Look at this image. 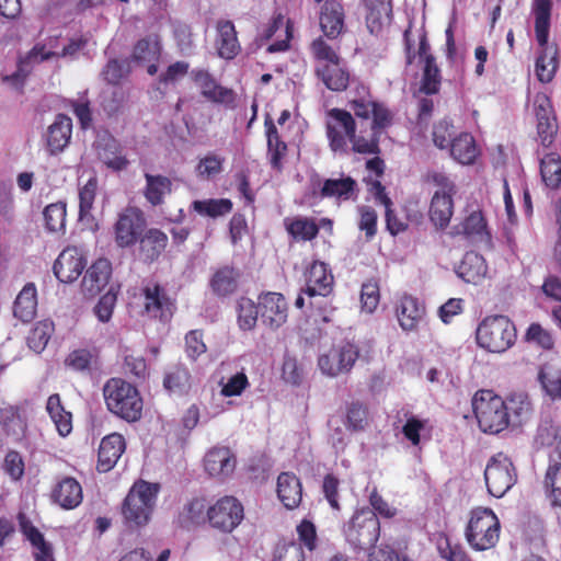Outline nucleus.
Here are the masks:
<instances>
[{"label":"nucleus","instance_id":"obj_7","mask_svg":"<svg viewBox=\"0 0 561 561\" xmlns=\"http://www.w3.org/2000/svg\"><path fill=\"white\" fill-rule=\"evenodd\" d=\"M500 520L490 508L478 507L471 512L465 536L469 546L476 551L489 550L499 541Z\"/></svg>","mask_w":561,"mask_h":561},{"label":"nucleus","instance_id":"obj_10","mask_svg":"<svg viewBox=\"0 0 561 561\" xmlns=\"http://www.w3.org/2000/svg\"><path fill=\"white\" fill-rule=\"evenodd\" d=\"M358 357V348L348 342L334 345L319 356L318 366L322 374L335 377L348 373Z\"/></svg>","mask_w":561,"mask_h":561},{"label":"nucleus","instance_id":"obj_14","mask_svg":"<svg viewBox=\"0 0 561 561\" xmlns=\"http://www.w3.org/2000/svg\"><path fill=\"white\" fill-rule=\"evenodd\" d=\"M333 276L328 268V265L323 262L314 261L306 273V287L304 294L310 299L312 306V299L316 297H327L332 291Z\"/></svg>","mask_w":561,"mask_h":561},{"label":"nucleus","instance_id":"obj_52","mask_svg":"<svg viewBox=\"0 0 561 561\" xmlns=\"http://www.w3.org/2000/svg\"><path fill=\"white\" fill-rule=\"evenodd\" d=\"M237 276V272L231 267L225 266L218 270L210 280L211 289L218 296L232 294L238 286Z\"/></svg>","mask_w":561,"mask_h":561},{"label":"nucleus","instance_id":"obj_59","mask_svg":"<svg viewBox=\"0 0 561 561\" xmlns=\"http://www.w3.org/2000/svg\"><path fill=\"white\" fill-rule=\"evenodd\" d=\"M538 378L550 398L561 399V371L545 366L540 369Z\"/></svg>","mask_w":561,"mask_h":561},{"label":"nucleus","instance_id":"obj_56","mask_svg":"<svg viewBox=\"0 0 561 561\" xmlns=\"http://www.w3.org/2000/svg\"><path fill=\"white\" fill-rule=\"evenodd\" d=\"M286 229L295 239L311 240L318 234V226L308 218L298 217L285 220Z\"/></svg>","mask_w":561,"mask_h":561},{"label":"nucleus","instance_id":"obj_49","mask_svg":"<svg viewBox=\"0 0 561 561\" xmlns=\"http://www.w3.org/2000/svg\"><path fill=\"white\" fill-rule=\"evenodd\" d=\"M160 53L161 45L158 36L149 35L136 43L133 51V59L140 64L157 61Z\"/></svg>","mask_w":561,"mask_h":561},{"label":"nucleus","instance_id":"obj_18","mask_svg":"<svg viewBox=\"0 0 561 561\" xmlns=\"http://www.w3.org/2000/svg\"><path fill=\"white\" fill-rule=\"evenodd\" d=\"M191 75L196 85L201 89V93L204 98L216 103H233V91L219 85L208 71L194 69Z\"/></svg>","mask_w":561,"mask_h":561},{"label":"nucleus","instance_id":"obj_9","mask_svg":"<svg viewBox=\"0 0 561 561\" xmlns=\"http://www.w3.org/2000/svg\"><path fill=\"white\" fill-rule=\"evenodd\" d=\"M356 129V123L350 112L340 108L328 112L327 137L332 151L347 153L348 142Z\"/></svg>","mask_w":561,"mask_h":561},{"label":"nucleus","instance_id":"obj_29","mask_svg":"<svg viewBox=\"0 0 561 561\" xmlns=\"http://www.w3.org/2000/svg\"><path fill=\"white\" fill-rule=\"evenodd\" d=\"M366 8V24L371 34H378L390 23L392 16L391 0H363Z\"/></svg>","mask_w":561,"mask_h":561},{"label":"nucleus","instance_id":"obj_12","mask_svg":"<svg viewBox=\"0 0 561 561\" xmlns=\"http://www.w3.org/2000/svg\"><path fill=\"white\" fill-rule=\"evenodd\" d=\"M261 321L272 330L280 328L288 317V306L279 293H265L259 297Z\"/></svg>","mask_w":561,"mask_h":561},{"label":"nucleus","instance_id":"obj_5","mask_svg":"<svg viewBox=\"0 0 561 561\" xmlns=\"http://www.w3.org/2000/svg\"><path fill=\"white\" fill-rule=\"evenodd\" d=\"M345 541L355 551H366L380 537V522L373 511L363 507L353 514L342 528Z\"/></svg>","mask_w":561,"mask_h":561},{"label":"nucleus","instance_id":"obj_37","mask_svg":"<svg viewBox=\"0 0 561 561\" xmlns=\"http://www.w3.org/2000/svg\"><path fill=\"white\" fill-rule=\"evenodd\" d=\"M168 244V236L159 229L152 228L140 238V254L145 261L157 260Z\"/></svg>","mask_w":561,"mask_h":561},{"label":"nucleus","instance_id":"obj_30","mask_svg":"<svg viewBox=\"0 0 561 561\" xmlns=\"http://www.w3.org/2000/svg\"><path fill=\"white\" fill-rule=\"evenodd\" d=\"M488 266L482 255L477 252H467L456 270L457 275L466 283L479 284L486 276Z\"/></svg>","mask_w":561,"mask_h":561},{"label":"nucleus","instance_id":"obj_20","mask_svg":"<svg viewBox=\"0 0 561 561\" xmlns=\"http://www.w3.org/2000/svg\"><path fill=\"white\" fill-rule=\"evenodd\" d=\"M95 148L99 159L110 169L121 171L126 169L128 160L122 153L119 142L110 134L103 133L98 136Z\"/></svg>","mask_w":561,"mask_h":561},{"label":"nucleus","instance_id":"obj_31","mask_svg":"<svg viewBox=\"0 0 561 561\" xmlns=\"http://www.w3.org/2000/svg\"><path fill=\"white\" fill-rule=\"evenodd\" d=\"M37 310V290L34 283L21 289L13 304V316L24 323L32 321Z\"/></svg>","mask_w":561,"mask_h":561},{"label":"nucleus","instance_id":"obj_43","mask_svg":"<svg viewBox=\"0 0 561 561\" xmlns=\"http://www.w3.org/2000/svg\"><path fill=\"white\" fill-rule=\"evenodd\" d=\"M284 28L285 32V38L275 41L273 44H271L267 47L268 53H278V51H285L289 47V39L291 37L290 27L288 25V22L285 23L284 16L282 14H277L273 21L260 33V38L264 41H268L274 36V34L279 31L280 28Z\"/></svg>","mask_w":561,"mask_h":561},{"label":"nucleus","instance_id":"obj_16","mask_svg":"<svg viewBox=\"0 0 561 561\" xmlns=\"http://www.w3.org/2000/svg\"><path fill=\"white\" fill-rule=\"evenodd\" d=\"M85 262L77 248L65 249L54 264V274L62 283L75 282L82 273Z\"/></svg>","mask_w":561,"mask_h":561},{"label":"nucleus","instance_id":"obj_24","mask_svg":"<svg viewBox=\"0 0 561 561\" xmlns=\"http://www.w3.org/2000/svg\"><path fill=\"white\" fill-rule=\"evenodd\" d=\"M277 497L287 510L297 508L302 500V485L291 472H282L277 478Z\"/></svg>","mask_w":561,"mask_h":561},{"label":"nucleus","instance_id":"obj_21","mask_svg":"<svg viewBox=\"0 0 561 561\" xmlns=\"http://www.w3.org/2000/svg\"><path fill=\"white\" fill-rule=\"evenodd\" d=\"M350 104L357 117L368 121L371 116L370 126L375 129H382L390 123L389 111L373 99L352 98Z\"/></svg>","mask_w":561,"mask_h":561},{"label":"nucleus","instance_id":"obj_8","mask_svg":"<svg viewBox=\"0 0 561 561\" xmlns=\"http://www.w3.org/2000/svg\"><path fill=\"white\" fill-rule=\"evenodd\" d=\"M516 477L513 462L502 453L493 456L484 470L488 491L495 497L505 495L516 483Z\"/></svg>","mask_w":561,"mask_h":561},{"label":"nucleus","instance_id":"obj_50","mask_svg":"<svg viewBox=\"0 0 561 561\" xmlns=\"http://www.w3.org/2000/svg\"><path fill=\"white\" fill-rule=\"evenodd\" d=\"M506 409L508 410L510 424L513 426L520 425L531 415V403L524 393L512 396L506 402Z\"/></svg>","mask_w":561,"mask_h":561},{"label":"nucleus","instance_id":"obj_26","mask_svg":"<svg viewBox=\"0 0 561 561\" xmlns=\"http://www.w3.org/2000/svg\"><path fill=\"white\" fill-rule=\"evenodd\" d=\"M54 56L59 55L50 49H46L45 45L37 44L27 53L25 57L20 59L18 70L13 75L7 76L4 79L18 89L23 84L25 77L34 65L47 60Z\"/></svg>","mask_w":561,"mask_h":561},{"label":"nucleus","instance_id":"obj_38","mask_svg":"<svg viewBox=\"0 0 561 561\" xmlns=\"http://www.w3.org/2000/svg\"><path fill=\"white\" fill-rule=\"evenodd\" d=\"M447 149H449L450 156L461 164H471L478 157L474 138L469 133H461L455 137Z\"/></svg>","mask_w":561,"mask_h":561},{"label":"nucleus","instance_id":"obj_3","mask_svg":"<svg viewBox=\"0 0 561 561\" xmlns=\"http://www.w3.org/2000/svg\"><path fill=\"white\" fill-rule=\"evenodd\" d=\"M103 397L107 410L114 415L135 422L142 412V399L135 386L122 378H111L103 386Z\"/></svg>","mask_w":561,"mask_h":561},{"label":"nucleus","instance_id":"obj_27","mask_svg":"<svg viewBox=\"0 0 561 561\" xmlns=\"http://www.w3.org/2000/svg\"><path fill=\"white\" fill-rule=\"evenodd\" d=\"M369 194L374 197L376 203L385 206L386 208V227L392 236L403 232L408 228V224L400 219L394 210L391 208L392 201L386 194L385 186L379 181H373L368 188Z\"/></svg>","mask_w":561,"mask_h":561},{"label":"nucleus","instance_id":"obj_1","mask_svg":"<svg viewBox=\"0 0 561 561\" xmlns=\"http://www.w3.org/2000/svg\"><path fill=\"white\" fill-rule=\"evenodd\" d=\"M551 8V0H535V34L539 45L535 72L538 80L542 83L550 82L558 68V48L554 44H549L548 42Z\"/></svg>","mask_w":561,"mask_h":561},{"label":"nucleus","instance_id":"obj_2","mask_svg":"<svg viewBox=\"0 0 561 561\" xmlns=\"http://www.w3.org/2000/svg\"><path fill=\"white\" fill-rule=\"evenodd\" d=\"M159 485L146 481L134 483L122 504L124 524L129 529L146 526L156 506Z\"/></svg>","mask_w":561,"mask_h":561},{"label":"nucleus","instance_id":"obj_42","mask_svg":"<svg viewBox=\"0 0 561 561\" xmlns=\"http://www.w3.org/2000/svg\"><path fill=\"white\" fill-rule=\"evenodd\" d=\"M146 188L145 197L152 205L158 206L163 203L164 196L171 193V181L163 175L145 174Z\"/></svg>","mask_w":561,"mask_h":561},{"label":"nucleus","instance_id":"obj_54","mask_svg":"<svg viewBox=\"0 0 561 561\" xmlns=\"http://www.w3.org/2000/svg\"><path fill=\"white\" fill-rule=\"evenodd\" d=\"M310 49L316 60V72L321 70L322 67L327 68L333 62L341 60L336 50L332 46H330L322 37L316 38L311 43Z\"/></svg>","mask_w":561,"mask_h":561},{"label":"nucleus","instance_id":"obj_33","mask_svg":"<svg viewBox=\"0 0 561 561\" xmlns=\"http://www.w3.org/2000/svg\"><path fill=\"white\" fill-rule=\"evenodd\" d=\"M112 267L106 259H100L87 271L82 287L85 293L93 296L101 291L108 283Z\"/></svg>","mask_w":561,"mask_h":561},{"label":"nucleus","instance_id":"obj_13","mask_svg":"<svg viewBox=\"0 0 561 561\" xmlns=\"http://www.w3.org/2000/svg\"><path fill=\"white\" fill-rule=\"evenodd\" d=\"M145 225V219L139 209L126 208L118 217L115 225V239L119 247H128L135 243Z\"/></svg>","mask_w":561,"mask_h":561},{"label":"nucleus","instance_id":"obj_62","mask_svg":"<svg viewBox=\"0 0 561 561\" xmlns=\"http://www.w3.org/2000/svg\"><path fill=\"white\" fill-rule=\"evenodd\" d=\"M98 188L96 178H90L88 182L79 191V213L83 218L90 214L92 209Z\"/></svg>","mask_w":561,"mask_h":561},{"label":"nucleus","instance_id":"obj_41","mask_svg":"<svg viewBox=\"0 0 561 561\" xmlns=\"http://www.w3.org/2000/svg\"><path fill=\"white\" fill-rule=\"evenodd\" d=\"M46 410L61 436H67L72 431V415L61 404L58 393L48 397Z\"/></svg>","mask_w":561,"mask_h":561},{"label":"nucleus","instance_id":"obj_22","mask_svg":"<svg viewBox=\"0 0 561 561\" xmlns=\"http://www.w3.org/2000/svg\"><path fill=\"white\" fill-rule=\"evenodd\" d=\"M344 8L337 0H325L321 7L319 23L323 34L336 38L344 28Z\"/></svg>","mask_w":561,"mask_h":561},{"label":"nucleus","instance_id":"obj_63","mask_svg":"<svg viewBox=\"0 0 561 561\" xmlns=\"http://www.w3.org/2000/svg\"><path fill=\"white\" fill-rule=\"evenodd\" d=\"M221 386L220 394L224 397H237L241 396L242 392L249 387V380L243 371H239L231 376L226 382L224 378L220 380Z\"/></svg>","mask_w":561,"mask_h":561},{"label":"nucleus","instance_id":"obj_17","mask_svg":"<svg viewBox=\"0 0 561 561\" xmlns=\"http://www.w3.org/2000/svg\"><path fill=\"white\" fill-rule=\"evenodd\" d=\"M535 112L537 117L538 135L545 147L551 145L557 133V122L553 115L551 102L546 94H537L535 98Z\"/></svg>","mask_w":561,"mask_h":561},{"label":"nucleus","instance_id":"obj_40","mask_svg":"<svg viewBox=\"0 0 561 561\" xmlns=\"http://www.w3.org/2000/svg\"><path fill=\"white\" fill-rule=\"evenodd\" d=\"M455 233L465 234L471 241H489L485 220L481 211H472L466 219L455 227Z\"/></svg>","mask_w":561,"mask_h":561},{"label":"nucleus","instance_id":"obj_44","mask_svg":"<svg viewBox=\"0 0 561 561\" xmlns=\"http://www.w3.org/2000/svg\"><path fill=\"white\" fill-rule=\"evenodd\" d=\"M265 126L271 165L273 169L280 170L282 159L286 154L287 145L280 140L277 128L271 119L265 121Z\"/></svg>","mask_w":561,"mask_h":561},{"label":"nucleus","instance_id":"obj_48","mask_svg":"<svg viewBox=\"0 0 561 561\" xmlns=\"http://www.w3.org/2000/svg\"><path fill=\"white\" fill-rule=\"evenodd\" d=\"M0 426L15 439L21 438L25 430V423L16 408L4 403L0 404Z\"/></svg>","mask_w":561,"mask_h":561},{"label":"nucleus","instance_id":"obj_35","mask_svg":"<svg viewBox=\"0 0 561 561\" xmlns=\"http://www.w3.org/2000/svg\"><path fill=\"white\" fill-rule=\"evenodd\" d=\"M53 499L64 508H75L82 502V488L76 479L66 477L54 489Z\"/></svg>","mask_w":561,"mask_h":561},{"label":"nucleus","instance_id":"obj_58","mask_svg":"<svg viewBox=\"0 0 561 561\" xmlns=\"http://www.w3.org/2000/svg\"><path fill=\"white\" fill-rule=\"evenodd\" d=\"M370 134L368 136L363 135L360 130L359 135L354 133V137H351L350 142L352 144V150L358 153H378L379 151V134L381 129H375L370 126Z\"/></svg>","mask_w":561,"mask_h":561},{"label":"nucleus","instance_id":"obj_11","mask_svg":"<svg viewBox=\"0 0 561 561\" xmlns=\"http://www.w3.org/2000/svg\"><path fill=\"white\" fill-rule=\"evenodd\" d=\"M207 518L211 527L231 533L243 519V506L233 496H224L207 510Z\"/></svg>","mask_w":561,"mask_h":561},{"label":"nucleus","instance_id":"obj_19","mask_svg":"<svg viewBox=\"0 0 561 561\" xmlns=\"http://www.w3.org/2000/svg\"><path fill=\"white\" fill-rule=\"evenodd\" d=\"M145 310L152 317L161 321H168L174 311V304L168 297L165 290L159 285L147 286L144 289Z\"/></svg>","mask_w":561,"mask_h":561},{"label":"nucleus","instance_id":"obj_36","mask_svg":"<svg viewBox=\"0 0 561 561\" xmlns=\"http://www.w3.org/2000/svg\"><path fill=\"white\" fill-rule=\"evenodd\" d=\"M453 214V196L434 194L428 209V216L432 224L437 229H445L449 225Z\"/></svg>","mask_w":561,"mask_h":561},{"label":"nucleus","instance_id":"obj_6","mask_svg":"<svg viewBox=\"0 0 561 561\" xmlns=\"http://www.w3.org/2000/svg\"><path fill=\"white\" fill-rule=\"evenodd\" d=\"M476 337L482 348L503 353L515 343L516 328L506 316H490L478 325Z\"/></svg>","mask_w":561,"mask_h":561},{"label":"nucleus","instance_id":"obj_23","mask_svg":"<svg viewBox=\"0 0 561 561\" xmlns=\"http://www.w3.org/2000/svg\"><path fill=\"white\" fill-rule=\"evenodd\" d=\"M125 447V439L121 434L113 433L105 436L99 447L98 470L110 471L121 458Z\"/></svg>","mask_w":561,"mask_h":561},{"label":"nucleus","instance_id":"obj_25","mask_svg":"<svg viewBox=\"0 0 561 561\" xmlns=\"http://www.w3.org/2000/svg\"><path fill=\"white\" fill-rule=\"evenodd\" d=\"M204 465L209 476L226 478L233 472L236 459L229 448L216 447L206 454Z\"/></svg>","mask_w":561,"mask_h":561},{"label":"nucleus","instance_id":"obj_32","mask_svg":"<svg viewBox=\"0 0 561 561\" xmlns=\"http://www.w3.org/2000/svg\"><path fill=\"white\" fill-rule=\"evenodd\" d=\"M424 314V307L416 298L411 296L402 297L397 307L398 320L404 331L415 330L423 320Z\"/></svg>","mask_w":561,"mask_h":561},{"label":"nucleus","instance_id":"obj_47","mask_svg":"<svg viewBox=\"0 0 561 561\" xmlns=\"http://www.w3.org/2000/svg\"><path fill=\"white\" fill-rule=\"evenodd\" d=\"M540 174L546 186L559 188L561 186V158L557 153H548L540 160Z\"/></svg>","mask_w":561,"mask_h":561},{"label":"nucleus","instance_id":"obj_46","mask_svg":"<svg viewBox=\"0 0 561 561\" xmlns=\"http://www.w3.org/2000/svg\"><path fill=\"white\" fill-rule=\"evenodd\" d=\"M356 188V182L351 176L341 179H328L321 188L322 197H336L340 199H350Z\"/></svg>","mask_w":561,"mask_h":561},{"label":"nucleus","instance_id":"obj_60","mask_svg":"<svg viewBox=\"0 0 561 561\" xmlns=\"http://www.w3.org/2000/svg\"><path fill=\"white\" fill-rule=\"evenodd\" d=\"M404 417L405 422L402 425L401 433L413 447H417L421 444V432L424 430L426 421L410 412H405Z\"/></svg>","mask_w":561,"mask_h":561},{"label":"nucleus","instance_id":"obj_28","mask_svg":"<svg viewBox=\"0 0 561 561\" xmlns=\"http://www.w3.org/2000/svg\"><path fill=\"white\" fill-rule=\"evenodd\" d=\"M217 38L216 48L218 55L225 59L234 58L241 47L237 38V32L231 21L220 20L216 24Z\"/></svg>","mask_w":561,"mask_h":561},{"label":"nucleus","instance_id":"obj_45","mask_svg":"<svg viewBox=\"0 0 561 561\" xmlns=\"http://www.w3.org/2000/svg\"><path fill=\"white\" fill-rule=\"evenodd\" d=\"M164 388L173 394H184L191 387V375L186 367L178 365L171 367L163 379Z\"/></svg>","mask_w":561,"mask_h":561},{"label":"nucleus","instance_id":"obj_34","mask_svg":"<svg viewBox=\"0 0 561 561\" xmlns=\"http://www.w3.org/2000/svg\"><path fill=\"white\" fill-rule=\"evenodd\" d=\"M537 443L551 447L550 465H561V426L551 422H542L537 431Z\"/></svg>","mask_w":561,"mask_h":561},{"label":"nucleus","instance_id":"obj_64","mask_svg":"<svg viewBox=\"0 0 561 561\" xmlns=\"http://www.w3.org/2000/svg\"><path fill=\"white\" fill-rule=\"evenodd\" d=\"M546 484L550 490L551 503L561 507V463L549 465L546 473Z\"/></svg>","mask_w":561,"mask_h":561},{"label":"nucleus","instance_id":"obj_15","mask_svg":"<svg viewBox=\"0 0 561 561\" xmlns=\"http://www.w3.org/2000/svg\"><path fill=\"white\" fill-rule=\"evenodd\" d=\"M71 134V118L67 115L58 114L44 135L49 154L56 156L62 152L70 142Z\"/></svg>","mask_w":561,"mask_h":561},{"label":"nucleus","instance_id":"obj_51","mask_svg":"<svg viewBox=\"0 0 561 561\" xmlns=\"http://www.w3.org/2000/svg\"><path fill=\"white\" fill-rule=\"evenodd\" d=\"M54 332V322L46 319L38 321L27 335V345L35 353H42Z\"/></svg>","mask_w":561,"mask_h":561},{"label":"nucleus","instance_id":"obj_57","mask_svg":"<svg viewBox=\"0 0 561 561\" xmlns=\"http://www.w3.org/2000/svg\"><path fill=\"white\" fill-rule=\"evenodd\" d=\"M439 85L440 73L435 59L434 57H426L420 90L425 94H435L438 92Z\"/></svg>","mask_w":561,"mask_h":561},{"label":"nucleus","instance_id":"obj_39","mask_svg":"<svg viewBox=\"0 0 561 561\" xmlns=\"http://www.w3.org/2000/svg\"><path fill=\"white\" fill-rule=\"evenodd\" d=\"M316 75L332 91H343L350 82V73L342 59L327 68L322 67Z\"/></svg>","mask_w":561,"mask_h":561},{"label":"nucleus","instance_id":"obj_4","mask_svg":"<svg viewBox=\"0 0 561 561\" xmlns=\"http://www.w3.org/2000/svg\"><path fill=\"white\" fill-rule=\"evenodd\" d=\"M472 409L484 433L497 434L510 425L506 402L491 390H479L472 398Z\"/></svg>","mask_w":561,"mask_h":561},{"label":"nucleus","instance_id":"obj_61","mask_svg":"<svg viewBox=\"0 0 561 561\" xmlns=\"http://www.w3.org/2000/svg\"><path fill=\"white\" fill-rule=\"evenodd\" d=\"M46 228L51 232L64 229L66 222V206L62 203H54L44 209Z\"/></svg>","mask_w":561,"mask_h":561},{"label":"nucleus","instance_id":"obj_53","mask_svg":"<svg viewBox=\"0 0 561 561\" xmlns=\"http://www.w3.org/2000/svg\"><path fill=\"white\" fill-rule=\"evenodd\" d=\"M238 325L243 331H251L257 322L260 313L259 304L252 299L241 297L237 302Z\"/></svg>","mask_w":561,"mask_h":561},{"label":"nucleus","instance_id":"obj_55","mask_svg":"<svg viewBox=\"0 0 561 561\" xmlns=\"http://www.w3.org/2000/svg\"><path fill=\"white\" fill-rule=\"evenodd\" d=\"M192 206L199 215L216 218L228 214L232 208V203L226 198L204 199L193 202Z\"/></svg>","mask_w":561,"mask_h":561}]
</instances>
